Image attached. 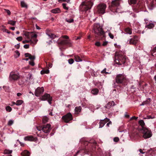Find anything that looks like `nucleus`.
Masks as SVG:
<instances>
[{"label": "nucleus", "mask_w": 156, "mask_h": 156, "mask_svg": "<svg viewBox=\"0 0 156 156\" xmlns=\"http://www.w3.org/2000/svg\"><path fill=\"white\" fill-rule=\"evenodd\" d=\"M108 43V41L104 42L103 43L102 45L104 46H106L107 45Z\"/></svg>", "instance_id": "obj_59"}, {"label": "nucleus", "mask_w": 156, "mask_h": 156, "mask_svg": "<svg viewBox=\"0 0 156 156\" xmlns=\"http://www.w3.org/2000/svg\"><path fill=\"white\" fill-rule=\"evenodd\" d=\"M98 92L99 90L97 88L93 89L91 91V93L94 95H97L98 94Z\"/></svg>", "instance_id": "obj_21"}, {"label": "nucleus", "mask_w": 156, "mask_h": 156, "mask_svg": "<svg viewBox=\"0 0 156 156\" xmlns=\"http://www.w3.org/2000/svg\"><path fill=\"white\" fill-rule=\"evenodd\" d=\"M150 2H149L148 1H147L146 4H147L148 8L150 9H152L154 7V0H150Z\"/></svg>", "instance_id": "obj_16"}, {"label": "nucleus", "mask_w": 156, "mask_h": 156, "mask_svg": "<svg viewBox=\"0 0 156 156\" xmlns=\"http://www.w3.org/2000/svg\"><path fill=\"white\" fill-rule=\"evenodd\" d=\"M60 44H67L69 43V41L68 40H63L59 43Z\"/></svg>", "instance_id": "obj_30"}, {"label": "nucleus", "mask_w": 156, "mask_h": 156, "mask_svg": "<svg viewBox=\"0 0 156 156\" xmlns=\"http://www.w3.org/2000/svg\"><path fill=\"white\" fill-rule=\"evenodd\" d=\"M21 5L22 7L25 8H27V5L24 1H22L21 2Z\"/></svg>", "instance_id": "obj_28"}, {"label": "nucleus", "mask_w": 156, "mask_h": 156, "mask_svg": "<svg viewBox=\"0 0 156 156\" xmlns=\"http://www.w3.org/2000/svg\"><path fill=\"white\" fill-rule=\"evenodd\" d=\"M73 119L72 115L70 112L68 113L62 117V120L67 123L69 122L70 121L72 120Z\"/></svg>", "instance_id": "obj_8"}, {"label": "nucleus", "mask_w": 156, "mask_h": 156, "mask_svg": "<svg viewBox=\"0 0 156 156\" xmlns=\"http://www.w3.org/2000/svg\"><path fill=\"white\" fill-rule=\"evenodd\" d=\"M13 123V121L12 120H9L8 123V125L9 126H11Z\"/></svg>", "instance_id": "obj_40"}, {"label": "nucleus", "mask_w": 156, "mask_h": 156, "mask_svg": "<svg viewBox=\"0 0 156 156\" xmlns=\"http://www.w3.org/2000/svg\"><path fill=\"white\" fill-rule=\"evenodd\" d=\"M154 116H151L150 115H147V119H152L154 118Z\"/></svg>", "instance_id": "obj_50"}, {"label": "nucleus", "mask_w": 156, "mask_h": 156, "mask_svg": "<svg viewBox=\"0 0 156 156\" xmlns=\"http://www.w3.org/2000/svg\"><path fill=\"white\" fill-rule=\"evenodd\" d=\"M152 53L153 56L156 57V47L153 49Z\"/></svg>", "instance_id": "obj_37"}, {"label": "nucleus", "mask_w": 156, "mask_h": 156, "mask_svg": "<svg viewBox=\"0 0 156 156\" xmlns=\"http://www.w3.org/2000/svg\"><path fill=\"white\" fill-rule=\"evenodd\" d=\"M37 38H33L30 39L32 41H30V43L31 44L33 45V46H34L35 44H36L38 40L36 39Z\"/></svg>", "instance_id": "obj_20"}, {"label": "nucleus", "mask_w": 156, "mask_h": 156, "mask_svg": "<svg viewBox=\"0 0 156 156\" xmlns=\"http://www.w3.org/2000/svg\"><path fill=\"white\" fill-rule=\"evenodd\" d=\"M29 58L31 60H34L35 59V57L34 56L30 54L29 57Z\"/></svg>", "instance_id": "obj_44"}, {"label": "nucleus", "mask_w": 156, "mask_h": 156, "mask_svg": "<svg viewBox=\"0 0 156 156\" xmlns=\"http://www.w3.org/2000/svg\"><path fill=\"white\" fill-rule=\"evenodd\" d=\"M23 102V101L22 100H18L16 102V105L17 106L20 105L22 104Z\"/></svg>", "instance_id": "obj_32"}, {"label": "nucleus", "mask_w": 156, "mask_h": 156, "mask_svg": "<svg viewBox=\"0 0 156 156\" xmlns=\"http://www.w3.org/2000/svg\"><path fill=\"white\" fill-rule=\"evenodd\" d=\"M30 54L28 53H26L25 54V57H29Z\"/></svg>", "instance_id": "obj_64"}, {"label": "nucleus", "mask_w": 156, "mask_h": 156, "mask_svg": "<svg viewBox=\"0 0 156 156\" xmlns=\"http://www.w3.org/2000/svg\"><path fill=\"white\" fill-rule=\"evenodd\" d=\"M24 139L25 140L31 141H36V139L32 136H26L24 137Z\"/></svg>", "instance_id": "obj_17"}, {"label": "nucleus", "mask_w": 156, "mask_h": 156, "mask_svg": "<svg viewBox=\"0 0 156 156\" xmlns=\"http://www.w3.org/2000/svg\"><path fill=\"white\" fill-rule=\"evenodd\" d=\"M112 86L114 88H116L117 85L114 82L112 84Z\"/></svg>", "instance_id": "obj_63"}, {"label": "nucleus", "mask_w": 156, "mask_h": 156, "mask_svg": "<svg viewBox=\"0 0 156 156\" xmlns=\"http://www.w3.org/2000/svg\"><path fill=\"white\" fill-rule=\"evenodd\" d=\"M106 68H105L103 70L101 71L102 73L109 74V73L106 72Z\"/></svg>", "instance_id": "obj_45"}, {"label": "nucleus", "mask_w": 156, "mask_h": 156, "mask_svg": "<svg viewBox=\"0 0 156 156\" xmlns=\"http://www.w3.org/2000/svg\"><path fill=\"white\" fill-rule=\"evenodd\" d=\"M136 117L135 116H133L132 117H131L129 121H130L132 120H136Z\"/></svg>", "instance_id": "obj_48"}, {"label": "nucleus", "mask_w": 156, "mask_h": 156, "mask_svg": "<svg viewBox=\"0 0 156 156\" xmlns=\"http://www.w3.org/2000/svg\"><path fill=\"white\" fill-rule=\"evenodd\" d=\"M36 129L39 131H41V132H43L45 133H49L51 129V127H36Z\"/></svg>", "instance_id": "obj_12"}, {"label": "nucleus", "mask_w": 156, "mask_h": 156, "mask_svg": "<svg viewBox=\"0 0 156 156\" xmlns=\"http://www.w3.org/2000/svg\"><path fill=\"white\" fill-rule=\"evenodd\" d=\"M81 106L76 107L75 108V113L76 114H79L81 111Z\"/></svg>", "instance_id": "obj_22"}, {"label": "nucleus", "mask_w": 156, "mask_h": 156, "mask_svg": "<svg viewBox=\"0 0 156 156\" xmlns=\"http://www.w3.org/2000/svg\"><path fill=\"white\" fill-rule=\"evenodd\" d=\"M51 12L54 13H59L60 12V10L58 8L53 9L51 10Z\"/></svg>", "instance_id": "obj_24"}, {"label": "nucleus", "mask_w": 156, "mask_h": 156, "mask_svg": "<svg viewBox=\"0 0 156 156\" xmlns=\"http://www.w3.org/2000/svg\"><path fill=\"white\" fill-rule=\"evenodd\" d=\"M95 45L97 46H99L101 45V44L99 42H97L95 43Z\"/></svg>", "instance_id": "obj_56"}, {"label": "nucleus", "mask_w": 156, "mask_h": 156, "mask_svg": "<svg viewBox=\"0 0 156 156\" xmlns=\"http://www.w3.org/2000/svg\"><path fill=\"white\" fill-rule=\"evenodd\" d=\"M49 71L48 69L43 70L41 72V74H48L49 73Z\"/></svg>", "instance_id": "obj_31"}, {"label": "nucleus", "mask_w": 156, "mask_h": 156, "mask_svg": "<svg viewBox=\"0 0 156 156\" xmlns=\"http://www.w3.org/2000/svg\"><path fill=\"white\" fill-rule=\"evenodd\" d=\"M12 152V150H9L8 149H5L4 151V154H10Z\"/></svg>", "instance_id": "obj_34"}, {"label": "nucleus", "mask_w": 156, "mask_h": 156, "mask_svg": "<svg viewBox=\"0 0 156 156\" xmlns=\"http://www.w3.org/2000/svg\"><path fill=\"white\" fill-rule=\"evenodd\" d=\"M69 63L70 64H72L74 62V60L73 59L70 58L68 60Z\"/></svg>", "instance_id": "obj_43"}, {"label": "nucleus", "mask_w": 156, "mask_h": 156, "mask_svg": "<svg viewBox=\"0 0 156 156\" xmlns=\"http://www.w3.org/2000/svg\"><path fill=\"white\" fill-rule=\"evenodd\" d=\"M106 5L104 3H101L97 6L98 12L99 13L103 14L105 12Z\"/></svg>", "instance_id": "obj_7"}, {"label": "nucleus", "mask_w": 156, "mask_h": 156, "mask_svg": "<svg viewBox=\"0 0 156 156\" xmlns=\"http://www.w3.org/2000/svg\"><path fill=\"white\" fill-rule=\"evenodd\" d=\"M21 155L22 156H29L30 154L28 151L25 150L21 153Z\"/></svg>", "instance_id": "obj_23"}, {"label": "nucleus", "mask_w": 156, "mask_h": 156, "mask_svg": "<svg viewBox=\"0 0 156 156\" xmlns=\"http://www.w3.org/2000/svg\"><path fill=\"white\" fill-rule=\"evenodd\" d=\"M120 4V0H114L112 2L111 6L113 7H117Z\"/></svg>", "instance_id": "obj_15"}, {"label": "nucleus", "mask_w": 156, "mask_h": 156, "mask_svg": "<svg viewBox=\"0 0 156 156\" xmlns=\"http://www.w3.org/2000/svg\"><path fill=\"white\" fill-rule=\"evenodd\" d=\"M136 36H134L133 38H132L129 40V43L130 44H132L136 45Z\"/></svg>", "instance_id": "obj_18"}, {"label": "nucleus", "mask_w": 156, "mask_h": 156, "mask_svg": "<svg viewBox=\"0 0 156 156\" xmlns=\"http://www.w3.org/2000/svg\"><path fill=\"white\" fill-rule=\"evenodd\" d=\"M5 11L7 13L8 15H10L11 12L9 10L5 9Z\"/></svg>", "instance_id": "obj_54"}, {"label": "nucleus", "mask_w": 156, "mask_h": 156, "mask_svg": "<svg viewBox=\"0 0 156 156\" xmlns=\"http://www.w3.org/2000/svg\"><path fill=\"white\" fill-rule=\"evenodd\" d=\"M29 64L32 66H34L35 65L33 61H30L29 62Z\"/></svg>", "instance_id": "obj_51"}, {"label": "nucleus", "mask_w": 156, "mask_h": 156, "mask_svg": "<svg viewBox=\"0 0 156 156\" xmlns=\"http://www.w3.org/2000/svg\"><path fill=\"white\" fill-rule=\"evenodd\" d=\"M121 61H119L118 59H116L115 60V62L116 64H117L119 65H121L122 63Z\"/></svg>", "instance_id": "obj_39"}, {"label": "nucleus", "mask_w": 156, "mask_h": 156, "mask_svg": "<svg viewBox=\"0 0 156 156\" xmlns=\"http://www.w3.org/2000/svg\"><path fill=\"white\" fill-rule=\"evenodd\" d=\"M48 118L46 116H44L42 118V122L44 124L46 123L48 120Z\"/></svg>", "instance_id": "obj_29"}, {"label": "nucleus", "mask_w": 156, "mask_h": 156, "mask_svg": "<svg viewBox=\"0 0 156 156\" xmlns=\"http://www.w3.org/2000/svg\"><path fill=\"white\" fill-rule=\"evenodd\" d=\"M19 73L17 72H12L9 76V79L10 81L17 80L20 78Z\"/></svg>", "instance_id": "obj_5"}, {"label": "nucleus", "mask_w": 156, "mask_h": 156, "mask_svg": "<svg viewBox=\"0 0 156 156\" xmlns=\"http://www.w3.org/2000/svg\"><path fill=\"white\" fill-rule=\"evenodd\" d=\"M9 105L11 106H12L14 105H16V102H14V101H12V102H11V104H10Z\"/></svg>", "instance_id": "obj_61"}, {"label": "nucleus", "mask_w": 156, "mask_h": 156, "mask_svg": "<svg viewBox=\"0 0 156 156\" xmlns=\"http://www.w3.org/2000/svg\"><path fill=\"white\" fill-rule=\"evenodd\" d=\"M24 34L28 39L33 38H37V34H34L32 32H26L24 33Z\"/></svg>", "instance_id": "obj_10"}, {"label": "nucleus", "mask_w": 156, "mask_h": 156, "mask_svg": "<svg viewBox=\"0 0 156 156\" xmlns=\"http://www.w3.org/2000/svg\"><path fill=\"white\" fill-rule=\"evenodd\" d=\"M41 99L43 101L47 100L50 105H51V101L52 100V98L50 96V95L49 94H44V95L42 96Z\"/></svg>", "instance_id": "obj_9"}, {"label": "nucleus", "mask_w": 156, "mask_h": 156, "mask_svg": "<svg viewBox=\"0 0 156 156\" xmlns=\"http://www.w3.org/2000/svg\"><path fill=\"white\" fill-rule=\"evenodd\" d=\"M124 32L126 34H131L132 33V30L129 27H127L125 29Z\"/></svg>", "instance_id": "obj_19"}, {"label": "nucleus", "mask_w": 156, "mask_h": 156, "mask_svg": "<svg viewBox=\"0 0 156 156\" xmlns=\"http://www.w3.org/2000/svg\"><path fill=\"white\" fill-rule=\"evenodd\" d=\"M108 35L112 39H113V38L114 37V36L111 33H109L108 34Z\"/></svg>", "instance_id": "obj_49"}, {"label": "nucleus", "mask_w": 156, "mask_h": 156, "mask_svg": "<svg viewBox=\"0 0 156 156\" xmlns=\"http://www.w3.org/2000/svg\"><path fill=\"white\" fill-rule=\"evenodd\" d=\"M115 105V103L113 101L109 102L105 106V107L106 108V111H108L111 107Z\"/></svg>", "instance_id": "obj_14"}, {"label": "nucleus", "mask_w": 156, "mask_h": 156, "mask_svg": "<svg viewBox=\"0 0 156 156\" xmlns=\"http://www.w3.org/2000/svg\"><path fill=\"white\" fill-rule=\"evenodd\" d=\"M73 18H66V21L68 23H72L73 21Z\"/></svg>", "instance_id": "obj_35"}, {"label": "nucleus", "mask_w": 156, "mask_h": 156, "mask_svg": "<svg viewBox=\"0 0 156 156\" xmlns=\"http://www.w3.org/2000/svg\"><path fill=\"white\" fill-rule=\"evenodd\" d=\"M115 82L118 84H121L126 80V76L124 74H118L115 78Z\"/></svg>", "instance_id": "obj_3"}, {"label": "nucleus", "mask_w": 156, "mask_h": 156, "mask_svg": "<svg viewBox=\"0 0 156 156\" xmlns=\"http://www.w3.org/2000/svg\"><path fill=\"white\" fill-rule=\"evenodd\" d=\"M137 1L138 3H137V8L138 7L140 9H143L145 7L144 2L143 0H137Z\"/></svg>", "instance_id": "obj_13"}, {"label": "nucleus", "mask_w": 156, "mask_h": 156, "mask_svg": "<svg viewBox=\"0 0 156 156\" xmlns=\"http://www.w3.org/2000/svg\"><path fill=\"white\" fill-rule=\"evenodd\" d=\"M93 4L90 0H86L82 2L81 5V8L82 11H87L90 10Z\"/></svg>", "instance_id": "obj_1"}, {"label": "nucleus", "mask_w": 156, "mask_h": 156, "mask_svg": "<svg viewBox=\"0 0 156 156\" xmlns=\"http://www.w3.org/2000/svg\"><path fill=\"white\" fill-rule=\"evenodd\" d=\"M32 41L31 40H30V39L29 40H25L23 41V44H25L26 43H30V41Z\"/></svg>", "instance_id": "obj_47"}, {"label": "nucleus", "mask_w": 156, "mask_h": 156, "mask_svg": "<svg viewBox=\"0 0 156 156\" xmlns=\"http://www.w3.org/2000/svg\"><path fill=\"white\" fill-rule=\"evenodd\" d=\"M151 101V99L150 98H148L147 100L143 102L140 105H145L148 104Z\"/></svg>", "instance_id": "obj_26"}, {"label": "nucleus", "mask_w": 156, "mask_h": 156, "mask_svg": "<svg viewBox=\"0 0 156 156\" xmlns=\"http://www.w3.org/2000/svg\"><path fill=\"white\" fill-rule=\"evenodd\" d=\"M141 131L143 134V137L144 139L149 138L152 136L151 132L147 127H142Z\"/></svg>", "instance_id": "obj_4"}, {"label": "nucleus", "mask_w": 156, "mask_h": 156, "mask_svg": "<svg viewBox=\"0 0 156 156\" xmlns=\"http://www.w3.org/2000/svg\"><path fill=\"white\" fill-rule=\"evenodd\" d=\"M22 37H19L16 38V39L19 41H21L22 40Z\"/></svg>", "instance_id": "obj_52"}, {"label": "nucleus", "mask_w": 156, "mask_h": 156, "mask_svg": "<svg viewBox=\"0 0 156 156\" xmlns=\"http://www.w3.org/2000/svg\"><path fill=\"white\" fill-rule=\"evenodd\" d=\"M93 31L96 37H98L99 36H104V35L105 33L102 28L100 27L99 24H94Z\"/></svg>", "instance_id": "obj_2"}, {"label": "nucleus", "mask_w": 156, "mask_h": 156, "mask_svg": "<svg viewBox=\"0 0 156 156\" xmlns=\"http://www.w3.org/2000/svg\"><path fill=\"white\" fill-rule=\"evenodd\" d=\"M23 47L25 49L28 48L29 47V45L28 44H26L23 46Z\"/></svg>", "instance_id": "obj_53"}, {"label": "nucleus", "mask_w": 156, "mask_h": 156, "mask_svg": "<svg viewBox=\"0 0 156 156\" xmlns=\"http://www.w3.org/2000/svg\"><path fill=\"white\" fill-rule=\"evenodd\" d=\"M124 116L125 118H128L129 117V115L127 114V113L126 112L124 115Z\"/></svg>", "instance_id": "obj_57"}, {"label": "nucleus", "mask_w": 156, "mask_h": 156, "mask_svg": "<svg viewBox=\"0 0 156 156\" xmlns=\"http://www.w3.org/2000/svg\"><path fill=\"white\" fill-rule=\"evenodd\" d=\"M74 59L75 61L76 62H80L82 61L80 57L77 55H75L74 56Z\"/></svg>", "instance_id": "obj_27"}, {"label": "nucleus", "mask_w": 156, "mask_h": 156, "mask_svg": "<svg viewBox=\"0 0 156 156\" xmlns=\"http://www.w3.org/2000/svg\"><path fill=\"white\" fill-rule=\"evenodd\" d=\"M106 123V126H109L110 125H112V122L111 121H110L109 119L105 118L104 119L100 120L99 122L100 127H103Z\"/></svg>", "instance_id": "obj_6"}, {"label": "nucleus", "mask_w": 156, "mask_h": 156, "mask_svg": "<svg viewBox=\"0 0 156 156\" xmlns=\"http://www.w3.org/2000/svg\"><path fill=\"white\" fill-rule=\"evenodd\" d=\"M47 35L52 39H54L56 37H58L51 33H47Z\"/></svg>", "instance_id": "obj_25"}, {"label": "nucleus", "mask_w": 156, "mask_h": 156, "mask_svg": "<svg viewBox=\"0 0 156 156\" xmlns=\"http://www.w3.org/2000/svg\"><path fill=\"white\" fill-rule=\"evenodd\" d=\"M139 123L141 126V127H144L145 125V123L144 121L141 120L139 121Z\"/></svg>", "instance_id": "obj_36"}, {"label": "nucleus", "mask_w": 156, "mask_h": 156, "mask_svg": "<svg viewBox=\"0 0 156 156\" xmlns=\"http://www.w3.org/2000/svg\"><path fill=\"white\" fill-rule=\"evenodd\" d=\"M130 1L132 4H135L136 2V0H130Z\"/></svg>", "instance_id": "obj_58"}, {"label": "nucleus", "mask_w": 156, "mask_h": 156, "mask_svg": "<svg viewBox=\"0 0 156 156\" xmlns=\"http://www.w3.org/2000/svg\"><path fill=\"white\" fill-rule=\"evenodd\" d=\"M16 21L12 20H9L8 21V23L12 26H14L15 25Z\"/></svg>", "instance_id": "obj_33"}, {"label": "nucleus", "mask_w": 156, "mask_h": 156, "mask_svg": "<svg viewBox=\"0 0 156 156\" xmlns=\"http://www.w3.org/2000/svg\"><path fill=\"white\" fill-rule=\"evenodd\" d=\"M5 109L6 111L8 112H10L12 110L11 108L9 106H7L5 108Z\"/></svg>", "instance_id": "obj_38"}, {"label": "nucleus", "mask_w": 156, "mask_h": 156, "mask_svg": "<svg viewBox=\"0 0 156 156\" xmlns=\"http://www.w3.org/2000/svg\"><path fill=\"white\" fill-rule=\"evenodd\" d=\"M113 140L114 142H117L119 140V139L118 137H115L114 138Z\"/></svg>", "instance_id": "obj_46"}, {"label": "nucleus", "mask_w": 156, "mask_h": 156, "mask_svg": "<svg viewBox=\"0 0 156 156\" xmlns=\"http://www.w3.org/2000/svg\"><path fill=\"white\" fill-rule=\"evenodd\" d=\"M62 5L63 8L66 10H68L69 9V8L68 7L66 6V3H63L62 4Z\"/></svg>", "instance_id": "obj_41"}, {"label": "nucleus", "mask_w": 156, "mask_h": 156, "mask_svg": "<svg viewBox=\"0 0 156 156\" xmlns=\"http://www.w3.org/2000/svg\"><path fill=\"white\" fill-rule=\"evenodd\" d=\"M147 26L148 28L150 29L153 27L154 26V25L153 23H151L147 25Z\"/></svg>", "instance_id": "obj_42"}, {"label": "nucleus", "mask_w": 156, "mask_h": 156, "mask_svg": "<svg viewBox=\"0 0 156 156\" xmlns=\"http://www.w3.org/2000/svg\"><path fill=\"white\" fill-rule=\"evenodd\" d=\"M15 53L17 55V57H19L20 55V53L19 52V51L17 50H16L15 51Z\"/></svg>", "instance_id": "obj_62"}, {"label": "nucleus", "mask_w": 156, "mask_h": 156, "mask_svg": "<svg viewBox=\"0 0 156 156\" xmlns=\"http://www.w3.org/2000/svg\"><path fill=\"white\" fill-rule=\"evenodd\" d=\"M61 37L63 38H65L66 39H69V37L67 35H63Z\"/></svg>", "instance_id": "obj_55"}, {"label": "nucleus", "mask_w": 156, "mask_h": 156, "mask_svg": "<svg viewBox=\"0 0 156 156\" xmlns=\"http://www.w3.org/2000/svg\"><path fill=\"white\" fill-rule=\"evenodd\" d=\"M44 91V89L43 87H38L35 90L34 93L35 95L37 97H39L43 94Z\"/></svg>", "instance_id": "obj_11"}, {"label": "nucleus", "mask_w": 156, "mask_h": 156, "mask_svg": "<svg viewBox=\"0 0 156 156\" xmlns=\"http://www.w3.org/2000/svg\"><path fill=\"white\" fill-rule=\"evenodd\" d=\"M28 76H29L28 78H29V79H30L31 78H32V75L31 74H30V73H29L28 74Z\"/></svg>", "instance_id": "obj_60"}]
</instances>
